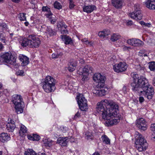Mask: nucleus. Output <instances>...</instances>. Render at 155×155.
<instances>
[{
  "label": "nucleus",
  "mask_w": 155,
  "mask_h": 155,
  "mask_svg": "<svg viewBox=\"0 0 155 155\" xmlns=\"http://www.w3.org/2000/svg\"><path fill=\"white\" fill-rule=\"evenodd\" d=\"M10 137L7 133H3L0 134V141L3 143L10 140Z\"/></svg>",
  "instance_id": "25"
},
{
  "label": "nucleus",
  "mask_w": 155,
  "mask_h": 155,
  "mask_svg": "<svg viewBox=\"0 0 155 155\" xmlns=\"http://www.w3.org/2000/svg\"><path fill=\"white\" fill-rule=\"evenodd\" d=\"M24 104V103L23 101L21 102L20 103L14 104L15 112L17 114H20L23 112Z\"/></svg>",
  "instance_id": "16"
},
{
  "label": "nucleus",
  "mask_w": 155,
  "mask_h": 155,
  "mask_svg": "<svg viewBox=\"0 0 155 155\" xmlns=\"http://www.w3.org/2000/svg\"><path fill=\"white\" fill-rule=\"evenodd\" d=\"M20 0H12V1L15 3H18L20 2Z\"/></svg>",
  "instance_id": "62"
},
{
  "label": "nucleus",
  "mask_w": 155,
  "mask_h": 155,
  "mask_svg": "<svg viewBox=\"0 0 155 155\" xmlns=\"http://www.w3.org/2000/svg\"><path fill=\"white\" fill-rule=\"evenodd\" d=\"M1 26L3 29H7V25H6V24L3 23L2 24L0 25Z\"/></svg>",
  "instance_id": "50"
},
{
  "label": "nucleus",
  "mask_w": 155,
  "mask_h": 155,
  "mask_svg": "<svg viewBox=\"0 0 155 155\" xmlns=\"http://www.w3.org/2000/svg\"><path fill=\"white\" fill-rule=\"evenodd\" d=\"M94 80L98 83L97 86L98 87H103L104 85V82L106 79L105 76L102 75L100 73L95 74L93 76Z\"/></svg>",
  "instance_id": "7"
},
{
  "label": "nucleus",
  "mask_w": 155,
  "mask_h": 155,
  "mask_svg": "<svg viewBox=\"0 0 155 155\" xmlns=\"http://www.w3.org/2000/svg\"><path fill=\"white\" fill-rule=\"evenodd\" d=\"M93 68L92 67L89 65H86L85 66L82 71V74L88 75L89 73H91L92 72Z\"/></svg>",
  "instance_id": "24"
},
{
  "label": "nucleus",
  "mask_w": 155,
  "mask_h": 155,
  "mask_svg": "<svg viewBox=\"0 0 155 155\" xmlns=\"http://www.w3.org/2000/svg\"><path fill=\"white\" fill-rule=\"evenodd\" d=\"M69 141L68 137H61L58 138L57 143L59 144L62 147L66 146Z\"/></svg>",
  "instance_id": "15"
},
{
  "label": "nucleus",
  "mask_w": 155,
  "mask_h": 155,
  "mask_svg": "<svg viewBox=\"0 0 155 155\" xmlns=\"http://www.w3.org/2000/svg\"><path fill=\"white\" fill-rule=\"evenodd\" d=\"M98 35L100 37L102 38H104L105 37L104 36V33L103 32V31L99 32Z\"/></svg>",
  "instance_id": "48"
},
{
  "label": "nucleus",
  "mask_w": 155,
  "mask_h": 155,
  "mask_svg": "<svg viewBox=\"0 0 155 155\" xmlns=\"http://www.w3.org/2000/svg\"><path fill=\"white\" fill-rule=\"evenodd\" d=\"M150 129L152 131H155V124H153L151 125Z\"/></svg>",
  "instance_id": "52"
},
{
  "label": "nucleus",
  "mask_w": 155,
  "mask_h": 155,
  "mask_svg": "<svg viewBox=\"0 0 155 155\" xmlns=\"http://www.w3.org/2000/svg\"><path fill=\"white\" fill-rule=\"evenodd\" d=\"M22 100L20 95L15 94L12 96V101L14 104L22 102Z\"/></svg>",
  "instance_id": "22"
},
{
  "label": "nucleus",
  "mask_w": 155,
  "mask_h": 155,
  "mask_svg": "<svg viewBox=\"0 0 155 155\" xmlns=\"http://www.w3.org/2000/svg\"><path fill=\"white\" fill-rule=\"evenodd\" d=\"M19 58L22 62L21 64L22 66H26L29 63V59L26 56L20 54L19 56Z\"/></svg>",
  "instance_id": "20"
},
{
  "label": "nucleus",
  "mask_w": 155,
  "mask_h": 155,
  "mask_svg": "<svg viewBox=\"0 0 155 155\" xmlns=\"http://www.w3.org/2000/svg\"><path fill=\"white\" fill-rule=\"evenodd\" d=\"M60 31L61 33L63 34L67 33L68 32V30L64 28L60 29Z\"/></svg>",
  "instance_id": "47"
},
{
  "label": "nucleus",
  "mask_w": 155,
  "mask_h": 155,
  "mask_svg": "<svg viewBox=\"0 0 155 155\" xmlns=\"http://www.w3.org/2000/svg\"><path fill=\"white\" fill-rule=\"evenodd\" d=\"M136 148L140 152L145 151L147 147V143H135Z\"/></svg>",
  "instance_id": "21"
},
{
  "label": "nucleus",
  "mask_w": 155,
  "mask_h": 155,
  "mask_svg": "<svg viewBox=\"0 0 155 155\" xmlns=\"http://www.w3.org/2000/svg\"><path fill=\"white\" fill-rule=\"evenodd\" d=\"M101 138L103 142L106 144H110V140L105 135H102Z\"/></svg>",
  "instance_id": "29"
},
{
  "label": "nucleus",
  "mask_w": 155,
  "mask_h": 155,
  "mask_svg": "<svg viewBox=\"0 0 155 155\" xmlns=\"http://www.w3.org/2000/svg\"><path fill=\"white\" fill-rule=\"evenodd\" d=\"M136 125L139 129L140 130H145L147 128L146 122L143 118L137 119L136 121Z\"/></svg>",
  "instance_id": "9"
},
{
  "label": "nucleus",
  "mask_w": 155,
  "mask_h": 155,
  "mask_svg": "<svg viewBox=\"0 0 155 155\" xmlns=\"http://www.w3.org/2000/svg\"><path fill=\"white\" fill-rule=\"evenodd\" d=\"M44 144L46 147H50L51 146V143L46 140L44 141Z\"/></svg>",
  "instance_id": "39"
},
{
  "label": "nucleus",
  "mask_w": 155,
  "mask_h": 155,
  "mask_svg": "<svg viewBox=\"0 0 155 155\" xmlns=\"http://www.w3.org/2000/svg\"><path fill=\"white\" fill-rule=\"evenodd\" d=\"M136 68L138 70H140L142 69L143 68V67H141L140 65H137Z\"/></svg>",
  "instance_id": "58"
},
{
  "label": "nucleus",
  "mask_w": 155,
  "mask_h": 155,
  "mask_svg": "<svg viewBox=\"0 0 155 155\" xmlns=\"http://www.w3.org/2000/svg\"><path fill=\"white\" fill-rule=\"evenodd\" d=\"M45 32L50 36L55 35L56 34V32L53 30L50 27H47Z\"/></svg>",
  "instance_id": "28"
},
{
  "label": "nucleus",
  "mask_w": 155,
  "mask_h": 155,
  "mask_svg": "<svg viewBox=\"0 0 155 155\" xmlns=\"http://www.w3.org/2000/svg\"><path fill=\"white\" fill-rule=\"evenodd\" d=\"M86 137L87 139H93V134L89 131H87L85 133Z\"/></svg>",
  "instance_id": "35"
},
{
  "label": "nucleus",
  "mask_w": 155,
  "mask_h": 155,
  "mask_svg": "<svg viewBox=\"0 0 155 155\" xmlns=\"http://www.w3.org/2000/svg\"><path fill=\"white\" fill-rule=\"evenodd\" d=\"M81 117V114L78 111L76 114L73 118V119L74 120H76L77 118H80Z\"/></svg>",
  "instance_id": "44"
},
{
  "label": "nucleus",
  "mask_w": 155,
  "mask_h": 155,
  "mask_svg": "<svg viewBox=\"0 0 155 155\" xmlns=\"http://www.w3.org/2000/svg\"><path fill=\"white\" fill-rule=\"evenodd\" d=\"M140 24H141V25H146V23L145 22H144L143 21H140Z\"/></svg>",
  "instance_id": "63"
},
{
  "label": "nucleus",
  "mask_w": 155,
  "mask_h": 155,
  "mask_svg": "<svg viewBox=\"0 0 155 155\" xmlns=\"http://www.w3.org/2000/svg\"><path fill=\"white\" fill-rule=\"evenodd\" d=\"M136 135H137L135 136L136 141L135 143H147L146 141L144 138L141 134L138 132H137Z\"/></svg>",
  "instance_id": "17"
},
{
  "label": "nucleus",
  "mask_w": 155,
  "mask_h": 155,
  "mask_svg": "<svg viewBox=\"0 0 155 155\" xmlns=\"http://www.w3.org/2000/svg\"><path fill=\"white\" fill-rule=\"evenodd\" d=\"M61 38L66 45L71 44L72 43V40L69 36L66 35H61Z\"/></svg>",
  "instance_id": "26"
},
{
  "label": "nucleus",
  "mask_w": 155,
  "mask_h": 155,
  "mask_svg": "<svg viewBox=\"0 0 155 155\" xmlns=\"http://www.w3.org/2000/svg\"><path fill=\"white\" fill-rule=\"evenodd\" d=\"M42 10L43 12H46L48 13L46 15L47 17L51 18V16L52 15V13L51 12L50 8L48 6H43L42 8Z\"/></svg>",
  "instance_id": "27"
},
{
  "label": "nucleus",
  "mask_w": 155,
  "mask_h": 155,
  "mask_svg": "<svg viewBox=\"0 0 155 155\" xmlns=\"http://www.w3.org/2000/svg\"><path fill=\"white\" fill-rule=\"evenodd\" d=\"M97 88L93 90V93L97 96H102L105 95L107 92V91L103 88V87H98L97 86Z\"/></svg>",
  "instance_id": "12"
},
{
  "label": "nucleus",
  "mask_w": 155,
  "mask_h": 155,
  "mask_svg": "<svg viewBox=\"0 0 155 155\" xmlns=\"http://www.w3.org/2000/svg\"><path fill=\"white\" fill-rule=\"evenodd\" d=\"M69 1V8L70 9H72L75 6L73 0H68Z\"/></svg>",
  "instance_id": "40"
},
{
  "label": "nucleus",
  "mask_w": 155,
  "mask_h": 155,
  "mask_svg": "<svg viewBox=\"0 0 155 155\" xmlns=\"http://www.w3.org/2000/svg\"><path fill=\"white\" fill-rule=\"evenodd\" d=\"M139 101L140 103H142L144 101V98L142 97H140L139 98Z\"/></svg>",
  "instance_id": "53"
},
{
  "label": "nucleus",
  "mask_w": 155,
  "mask_h": 155,
  "mask_svg": "<svg viewBox=\"0 0 155 155\" xmlns=\"http://www.w3.org/2000/svg\"><path fill=\"white\" fill-rule=\"evenodd\" d=\"M86 44L89 45L90 46H91L92 45V43L91 41H88V42H86L85 43Z\"/></svg>",
  "instance_id": "57"
},
{
  "label": "nucleus",
  "mask_w": 155,
  "mask_h": 155,
  "mask_svg": "<svg viewBox=\"0 0 155 155\" xmlns=\"http://www.w3.org/2000/svg\"><path fill=\"white\" fill-rule=\"evenodd\" d=\"M26 127L24 125H21L20 127V130L19 131V134L20 135L22 134L26 133L27 131Z\"/></svg>",
  "instance_id": "33"
},
{
  "label": "nucleus",
  "mask_w": 155,
  "mask_h": 155,
  "mask_svg": "<svg viewBox=\"0 0 155 155\" xmlns=\"http://www.w3.org/2000/svg\"><path fill=\"white\" fill-rule=\"evenodd\" d=\"M93 155H100L99 153L98 152L94 153Z\"/></svg>",
  "instance_id": "64"
},
{
  "label": "nucleus",
  "mask_w": 155,
  "mask_h": 155,
  "mask_svg": "<svg viewBox=\"0 0 155 155\" xmlns=\"http://www.w3.org/2000/svg\"><path fill=\"white\" fill-rule=\"evenodd\" d=\"M25 155H35V152L32 149H28L25 151Z\"/></svg>",
  "instance_id": "32"
},
{
  "label": "nucleus",
  "mask_w": 155,
  "mask_h": 155,
  "mask_svg": "<svg viewBox=\"0 0 155 155\" xmlns=\"http://www.w3.org/2000/svg\"><path fill=\"white\" fill-rule=\"evenodd\" d=\"M62 55V54L61 53L59 54L57 53H53L52 55V58L53 59H56L59 58Z\"/></svg>",
  "instance_id": "37"
},
{
  "label": "nucleus",
  "mask_w": 155,
  "mask_h": 155,
  "mask_svg": "<svg viewBox=\"0 0 155 155\" xmlns=\"http://www.w3.org/2000/svg\"><path fill=\"white\" fill-rule=\"evenodd\" d=\"M146 6L150 10H155V0H147L145 2Z\"/></svg>",
  "instance_id": "19"
},
{
  "label": "nucleus",
  "mask_w": 155,
  "mask_h": 155,
  "mask_svg": "<svg viewBox=\"0 0 155 155\" xmlns=\"http://www.w3.org/2000/svg\"><path fill=\"white\" fill-rule=\"evenodd\" d=\"M26 14L25 13H21L19 14V18L20 20L21 21L26 20V18L25 16Z\"/></svg>",
  "instance_id": "36"
},
{
  "label": "nucleus",
  "mask_w": 155,
  "mask_h": 155,
  "mask_svg": "<svg viewBox=\"0 0 155 155\" xmlns=\"http://www.w3.org/2000/svg\"><path fill=\"white\" fill-rule=\"evenodd\" d=\"M112 5L117 9H121L124 3L123 0H111Z\"/></svg>",
  "instance_id": "14"
},
{
  "label": "nucleus",
  "mask_w": 155,
  "mask_h": 155,
  "mask_svg": "<svg viewBox=\"0 0 155 155\" xmlns=\"http://www.w3.org/2000/svg\"><path fill=\"white\" fill-rule=\"evenodd\" d=\"M76 100L80 110L81 111H86L88 108L87 101L84 95L80 94L77 96Z\"/></svg>",
  "instance_id": "5"
},
{
  "label": "nucleus",
  "mask_w": 155,
  "mask_h": 155,
  "mask_svg": "<svg viewBox=\"0 0 155 155\" xmlns=\"http://www.w3.org/2000/svg\"><path fill=\"white\" fill-rule=\"evenodd\" d=\"M35 155H46L45 153H35Z\"/></svg>",
  "instance_id": "59"
},
{
  "label": "nucleus",
  "mask_w": 155,
  "mask_h": 155,
  "mask_svg": "<svg viewBox=\"0 0 155 155\" xmlns=\"http://www.w3.org/2000/svg\"><path fill=\"white\" fill-rule=\"evenodd\" d=\"M87 75L86 74H82L81 79V80L82 81L84 82L87 79Z\"/></svg>",
  "instance_id": "46"
},
{
  "label": "nucleus",
  "mask_w": 155,
  "mask_h": 155,
  "mask_svg": "<svg viewBox=\"0 0 155 155\" xmlns=\"http://www.w3.org/2000/svg\"><path fill=\"white\" fill-rule=\"evenodd\" d=\"M140 53H141L142 54L141 55V56H147V55L146 54H145V53L143 52V51H141L140 52Z\"/></svg>",
  "instance_id": "56"
},
{
  "label": "nucleus",
  "mask_w": 155,
  "mask_h": 155,
  "mask_svg": "<svg viewBox=\"0 0 155 155\" xmlns=\"http://www.w3.org/2000/svg\"><path fill=\"white\" fill-rule=\"evenodd\" d=\"M127 42L129 45L134 46H140L143 45V42L139 39L132 38L127 40Z\"/></svg>",
  "instance_id": "11"
},
{
  "label": "nucleus",
  "mask_w": 155,
  "mask_h": 155,
  "mask_svg": "<svg viewBox=\"0 0 155 155\" xmlns=\"http://www.w3.org/2000/svg\"><path fill=\"white\" fill-rule=\"evenodd\" d=\"M56 82V80L53 77L48 76L41 83V84L44 91L48 93L54 91Z\"/></svg>",
  "instance_id": "3"
},
{
  "label": "nucleus",
  "mask_w": 155,
  "mask_h": 155,
  "mask_svg": "<svg viewBox=\"0 0 155 155\" xmlns=\"http://www.w3.org/2000/svg\"><path fill=\"white\" fill-rule=\"evenodd\" d=\"M96 8V7L95 5H91L84 6L83 8V10L84 12L89 13L93 11Z\"/></svg>",
  "instance_id": "23"
},
{
  "label": "nucleus",
  "mask_w": 155,
  "mask_h": 155,
  "mask_svg": "<svg viewBox=\"0 0 155 155\" xmlns=\"http://www.w3.org/2000/svg\"><path fill=\"white\" fill-rule=\"evenodd\" d=\"M15 127V125L13 120L11 119L6 124V129L9 132H12Z\"/></svg>",
  "instance_id": "18"
},
{
  "label": "nucleus",
  "mask_w": 155,
  "mask_h": 155,
  "mask_svg": "<svg viewBox=\"0 0 155 155\" xmlns=\"http://www.w3.org/2000/svg\"><path fill=\"white\" fill-rule=\"evenodd\" d=\"M127 68V65L126 63L120 62L114 65L113 68L115 72L119 73L125 71Z\"/></svg>",
  "instance_id": "8"
},
{
  "label": "nucleus",
  "mask_w": 155,
  "mask_h": 155,
  "mask_svg": "<svg viewBox=\"0 0 155 155\" xmlns=\"http://www.w3.org/2000/svg\"><path fill=\"white\" fill-rule=\"evenodd\" d=\"M54 8L59 10L62 8V5L58 1H55L54 4Z\"/></svg>",
  "instance_id": "34"
},
{
  "label": "nucleus",
  "mask_w": 155,
  "mask_h": 155,
  "mask_svg": "<svg viewBox=\"0 0 155 155\" xmlns=\"http://www.w3.org/2000/svg\"><path fill=\"white\" fill-rule=\"evenodd\" d=\"M104 33V36L105 37L107 36L110 34V31L108 30H105L103 31Z\"/></svg>",
  "instance_id": "45"
},
{
  "label": "nucleus",
  "mask_w": 155,
  "mask_h": 155,
  "mask_svg": "<svg viewBox=\"0 0 155 155\" xmlns=\"http://www.w3.org/2000/svg\"><path fill=\"white\" fill-rule=\"evenodd\" d=\"M33 135L31 136V135H28V138L29 140L34 141V137Z\"/></svg>",
  "instance_id": "55"
},
{
  "label": "nucleus",
  "mask_w": 155,
  "mask_h": 155,
  "mask_svg": "<svg viewBox=\"0 0 155 155\" xmlns=\"http://www.w3.org/2000/svg\"><path fill=\"white\" fill-rule=\"evenodd\" d=\"M118 107L116 103L105 99L97 103L96 110L102 118L106 120V126H111L120 121V115Z\"/></svg>",
  "instance_id": "1"
},
{
  "label": "nucleus",
  "mask_w": 155,
  "mask_h": 155,
  "mask_svg": "<svg viewBox=\"0 0 155 155\" xmlns=\"http://www.w3.org/2000/svg\"><path fill=\"white\" fill-rule=\"evenodd\" d=\"M31 35H29L27 38H24L21 41L20 43L21 45L23 47L28 46L30 48L31 43Z\"/></svg>",
  "instance_id": "13"
},
{
  "label": "nucleus",
  "mask_w": 155,
  "mask_h": 155,
  "mask_svg": "<svg viewBox=\"0 0 155 155\" xmlns=\"http://www.w3.org/2000/svg\"><path fill=\"white\" fill-rule=\"evenodd\" d=\"M133 24V22L131 20L128 21L127 23V25H128L130 26Z\"/></svg>",
  "instance_id": "54"
},
{
  "label": "nucleus",
  "mask_w": 155,
  "mask_h": 155,
  "mask_svg": "<svg viewBox=\"0 0 155 155\" xmlns=\"http://www.w3.org/2000/svg\"><path fill=\"white\" fill-rule=\"evenodd\" d=\"M134 10L132 13L130 14L131 18L136 20H140L142 18V15L140 10V7L138 4L134 5Z\"/></svg>",
  "instance_id": "6"
},
{
  "label": "nucleus",
  "mask_w": 155,
  "mask_h": 155,
  "mask_svg": "<svg viewBox=\"0 0 155 155\" xmlns=\"http://www.w3.org/2000/svg\"><path fill=\"white\" fill-rule=\"evenodd\" d=\"M57 27L58 28H60L61 29L64 28H66L67 26L63 23H60V24L58 25Z\"/></svg>",
  "instance_id": "41"
},
{
  "label": "nucleus",
  "mask_w": 155,
  "mask_h": 155,
  "mask_svg": "<svg viewBox=\"0 0 155 155\" xmlns=\"http://www.w3.org/2000/svg\"><path fill=\"white\" fill-rule=\"evenodd\" d=\"M149 68L151 71L155 70V62L152 61L149 63Z\"/></svg>",
  "instance_id": "31"
},
{
  "label": "nucleus",
  "mask_w": 155,
  "mask_h": 155,
  "mask_svg": "<svg viewBox=\"0 0 155 155\" xmlns=\"http://www.w3.org/2000/svg\"><path fill=\"white\" fill-rule=\"evenodd\" d=\"M81 41L85 43L86 42H88V40L86 38H84L81 40Z\"/></svg>",
  "instance_id": "60"
},
{
  "label": "nucleus",
  "mask_w": 155,
  "mask_h": 155,
  "mask_svg": "<svg viewBox=\"0 0 155 155\" xmlns=\"http://www.w3.org/2000/svg\"><path fill=\"white\" fill-rule=\"evenodd\" d=\"M31 43L30 48H36L38 47L41 44V41L40 39L36 38L35 35H31Z\"/></svg>",
  "instance_id": "10"
},
{
  "label": "nucleus",
  "mask_w": 155,
  "mask_h": 155,
  "mask_svg": "<svg viewBox=\"0 0 155 155\" xmlns=\"http://www.w3.org/2000/svg\"><path fill=\"white\" fill-rule=\"evenodd\" d=\"M24 72L22 70H19L17 72V74L18 75L22 76Z\"/></svg>",
  "instance_id": "51"
},
{
  "label": "nucleus",
  "mask_w": 155,
  "mask_h": 155,
  "mask_svg": "<svg viewBox=\"0 0 155 155\" xmlns=\"http://www.w3.org/2000/svg\"><path fill=\"white\" fill-rule=\"evenodd\" d=\"M120 36L117 34H113L111 37L110 40L112 41H115L120 38Z\"/></svg>",
  "instance_id": "30"
},
{
  "label": "nucleus",
  "mask_w": 155,
  "mask_h": 155,
  "mask_svg": "<svg viewBox=\"0 0 155 155\" xmlns=\"http://www.w3.org/2000/svg\"><path fill=\"white\" fill-rule=\"evenodd\" d=\"M34 141H38L40 139V137L37 134H33Z\"/></svg>",
  "instance_id": "43"
},
{
  "label": "nucleus",
  "mask_w": 155,
  "mask_h": 155,
  "mask_svg": "<svg viewBox=\"0 0 155 155\" xmlns=\"http://www.w3.org/2000/svg\"><path fill=\"white\" fill-rule=\"evenodd\" d=\"M132 89L139 95H144L148 100L151 99L154 94L152 87L149 85L147 80L137 74L133 75Z\"/></svg>",
  "instance_id": "2"
},
{
  "label": "nucleus",
  "mask_w": 155,
  "mask_h": 155,
  "mask_svg": "<svg viewBox=\"0 0 155 155\" xmlns=\"http://www.w3.org/2000/svg\"><path fill=\"white\" fill-rule=\"evenodd\" d=\"M15 57L11 53H6L0 56L1 62L6 63L8 65H12L14 68H17L18 66Z\"/></svg>",
  "instance_id": "4"
},
{
  "label": "nucleus",
  "mask_w": 155,
  "mask_h": 155,
  "mask_svg": "<svg viewBox=\"0 0 155 155\" xmlns=\"http://www.w3.org/2000/svg\"><path fill=\"white\" fill-rule=\"evenodd\" d=\"M68 70L70 72H72L75 70V68L74 67L69 65V66L68 67Z\"/></svg>",
  "instance_id": "49"
},
{
  "label": "nucleus",
  "mask_w": 155,
  "mask_h": 155,
  "mask_svg": "<svg viewBox=\"0 0 155 155\" xmlns=\"http://www.w3.org/2000/svg\"><path fill=\"white\" fill-rule=\"evenodd\" d=\"M5 35L4 33H0V40L3 41V42H5Z\"/></svg>",
  "instance_id": "38"
},
{
  "label": "nucleus",
  "mask_w": 155,
  "mask_h": 155,
  "mask_svg": "<svg viewBox=\"0 0 155 155\" xmlns=\"http://www.w3.org/2000/svg\"><path fill=\"white\" fill-rule=\"evenodd\" d=\"M77 63L75 61H71L69 63V65L73 67H75L77 65Z\"/></svg>",
  "instance_id": "42"
},
{
  "label": "nucleus",
  "mask_w": 155,
  "mask_h": 155,
  "mask_svg": "<svg viewBox=\"0 0 155 155\" xmlns=\"http://www.w3.org/2000/svg\"><path fill=\"white\" fill-rule=\"evenodd\" d=\"M152 84L155 86V77L153 78L152 80Z\"/></svg>",
  "instance_id": "61"
}]
</instances>
